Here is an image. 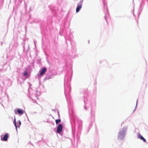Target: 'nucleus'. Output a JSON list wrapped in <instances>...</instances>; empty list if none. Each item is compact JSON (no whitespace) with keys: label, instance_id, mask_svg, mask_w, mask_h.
<instances>
[{"label":"nucleus","instance_id":"22","mask_svg":"<svg viewBox=\"0 0 148 148\" xmlns=\"http://www.w3.org/2000/svg\"><path fill=\"white\" fill-rule=\"evenodd\" d=\"M13 123L15 126L17 125L16 121V119L15 117H14V118L13 120Z\"/></svg>","mask_w":148,"mask_h":148},{"label":"nucleus","instance_id":"33","mask_svg":"<svg viewBox=\"0 0 148 148\" xmlns=\"http://www.w3.org/2000/svg\"><path fill=\"white\" fill-rule=\"evenodd\" d=\"M38 91L37 90H36V91H35V94H34V95H35L36 94V92H37Z\"/></svg>","mask_w":148,"mask_h":148},{"label":"nucleus","instance_id":"23","mask_svg":"<svg viewBox=\"0 0 148 148\" xmlns=\"http://www.w3.org/2000/svg\"><path fill=\"white\" fill-rule=\"evenodd\" d=\"M57 3L59 5H60L62 2V0H57Z\"/></svg>","mask_w":148,"mask_h":148},{"label":"nucleus","instance_id":"37","mask_svg":"<svg viewBox=\"0 0 148 148\" xmlns=\"http://www.w3.org/2000/svg\"><path fill=\"white\" fill-rule=\"evenodd\" d=\"M75 57L77 55H75ZM74 58H75V57H74Z\"/></svg>","mask_w":148,"mask_h":148},{"label":"nucleus","instance_id":"7","mask_svg":"<svg viewBox=\"0 0 148 148\" xmlns=\"http://www.w3.org/2000/svg\"><path fill=\"white\" fill-rule=\"evenodd\" d=\"M72 12L73 10L72 8H70L69 10L68 13L64 18V27L66 25H67V27H69V26L70 24L69 23H68V18L69 15Z\"/></svg>","mask_w":148,"mask_h":148},{"label":"nucleus","instance_id":"40","mask_svg":"<svg viewBox=\"0 0 148 148\" xmlns=\"http://www.w3.org/2000/svg\"><path fill=\"white\" fill-rule=\"evenodd\" d=\"M147 1H148V0H146Z\"/></svg>","mask_w":148,"mask_h":148},{"label":"nucleus","instance_id":"6","mask_svg":"<svg viewBox=\"0 0 148 148\" xmlns=\"http://www.w3.org/2000/svg\"><path fill=\"white\" fill-rule=\"evenodd\" d=\"M103 11L105 14L104 18L106 22L108 23L106 19V17L109 16V12L108 9L107 5H106V1L104 0H103Z\"/></svg>","mask_w":148,"mask_h":148},{"label":"nucleus","instance_id":"27","mask_svg":"<svg viewBox=\"0 0 148 148\" xmlns=\"http://www.w3.org/2000/svg\"><path fill=\"white\" fill-rule=\"evenodd\" d=\"M134 9L132 11V12L133 13V15L134 16H135V14L134 13Z\"/></svg>","mask_w":148,"mask_h":148},{"label":"nucleus","instance_id":"8","mask_svg":"<svg viewBox=\"0 0 148 148\" xmlns=\"http://www.w3.org/2000/svg\"><path fill=\"white\" fill-rule=\"evenodd\" d=\"M47 69L46 67H43L41 68L37 74V77L39 79L43 75L45 74V73L47 71Z\"/></svg>","mask_w":148,"mask_h":148},{"label":"nucleus","instance_id":"1","mask_svg":"<svg viewBox=\"0 0 148 148\" xmlns=\"http://www.w3.org/2000/svg\"><path fill=\"white\" fill-rule=\"evenodd\" d=\"M64 68L66 70V73L64 78V94L68 103L70 121H82L75 114L74 109L72 107V101L70 95L71 90L70 82L73 73L72 64L69 61H66Z\"/></svg>","mask_w":148,"mask_h":148},{"label":"nucleus","instance_id":"13","mask_svg":"<svg viewBox=\"0 0 148 148\" xmlns=\"http://www.w3.org/2000/svg\"><path fill=\"white\" fill-rule=\"evenodd\" d=\"M83 3V1L81 0L77 4L76 10V13L79 12L82 8Z\"/></svg>","mask_w":148,"mask_h":148},{"label":"nucleus","instance_id":"30","mask_svg":"<svg viewBox=\"0 0 148 148\" xmlns=\"http://www.w3.org/2000/svg\"><path fill=\"white\" fill-rule=\"evenodd\" d=\"M52 110L54 112H56V110L55 109H52Z\"/></svg>","mask_w":148,"mask_h":148},{"label":"nucleus","instance_id":"35","mask_svg":"<svg viewBox=\"0 0 148 148\" xmlns=\"http://www.w3.org/2000/svg\"><path fill=\"white\" fill-rule=\"evenodd\" d=\"M119 17H123L124 16H119Z\"/></svg>","mask_w":148,"mask_h":148},{"label":"nucleus","instance_id":"24","mask_svg":"<svg viewBox=\"0 0 148 148\" xmlns=\"http://www.w3.org/2000/svg\"><path fill=\"white\" fill-rule=\"evenodd\" d=\"M137 101H138V100H137V101H136V107L134 109V110L133 111V112H134L136 110V108L137 107Z\"/></svg>","mask_w":148,"mask_h":148},{"label":"nucleus","instance_id":"9","mask_svg":"<svg viewBox=\"0 0 148 148\" xmlns=\"http://www.w3.org/2000/svg\"><path fill=\"white\" fill-rule=\"evenodd\" d=\"M81 96L82 97V99L84 102L85 105L84 106V108L85 110L87 109V104L86 103V100H87V92H84L83 93L81 94Z\"/></svg>","mask_w":148,"mask_h":148},{"label":"nucleus","instance_id":"5","mask_svg":"<svg viewBox=\"0 0 148 148\" xmlns=\"http://www.w3.org/2000/svg\"><path fill=\"white\" fill-rule=\"evenodd\" d=\"M57 74V73L56 70L54 69H52L51 70V71L50 70L49 71V72L46 75L45 79H50L53 78Z\"/></svg>","mask_w":148,"mask_h":148},{"label":"nucleus","instance_id":"36","mask_svg":"<svg viewBox=\"0 0 148 148\" xmlns=\"http://www.w3.org/2000/svg\"><path fill=\"white\" fill-rule=\"evenodd\" d=\"M96 135H98V134H97V133H96Z\"/></svg>","mask_w":148,"mask_h":148},{"label":"nucleus","instance_id":"12","mask_svg":"<svg viewBox=\"0 0 148 148\" xmlns=\"http://www.w3.org/2000/svg\"><path fill=\"white\" fill-rule=\"evenodd\" d=\"M9 136V134L8 133H6L4 135L2 134L0 136L1 140L2 141H8Z\"/></svg>","mask_w":148,"mask_h":148},{"label":"nucleus","instance_id":"29","mask_svg":"<svg viewBox=\"0 0 148 148\" xmlns=\"http://www.w3.org/2000/svg\"><path fill=\"white\" fill-rule=\"evenodd\" d=\"M33 22L37 23L38 22V21H36V20H35L33 21Z\"/></svg>","mask_w":148,"mask_h":148},{"label":"nucleus","instance_id":"34","mask_svg":"<svg viewBox=\"0 0 148 148\" xmlns=\"http://www.w3.org/2000/svg\"><path fill=\"white\" fill-rule=\"evenodd\" d=\"M30 88V87H29V89H28V92H29V89Z\"/></svg>","mask_w":148,"mask_h":148},{"label":"nucleus","instance_id":"20","mask_svg":"<svg viewBox=\"0 0 148 148\" xmlns=\"http://www.w3.org/2000/svg\"><path fill=\"white\" fill-rule=\"evenodd\" d=\"M18 125H17L18 127L20 128V127L21 125V122L20 120H18L17 122Z\"/></svg>","mask_w":148,"mask_h":148},{"label":"nucleus","instance_id":"3","mask_svg":"<svg viewBox=\"0 0 148 148\" xmlns=\"http://www.w3.org/2000/svg\"><path fill=\"white\" fill-rule=\"evenodd\" d=\"M65 27H64V26L63 27L62 26H60V30L59 34L61 36H62L64 35L62 34L64 33H65V35H64V36L66 44L67 45H68L67 42V40L69 41L71 43V48L73 49V51L71 52V53H69V55L70 56H72L73 55V54L75 55V53L76 52L77 49L75 47L73 46L72 45V39L73 37V34L71 33H70L69 35H68L66 32H64Z\"/></svg>","mask_w":148,"mask_h":148},{"label":"nucleus","instance_id":"2","mask_svg":"<svg viewBox=\"0 0 148 148\" xmlns=\"http://www.w3.org/2000/svg\"><path fill=\"white\" fill-rule=\"evenodd\" d=\"M96 106V99H94L92 101L90 106L88 107V108L90 109L91 116L88 119V122L90 123L87 130L86 133H88L89 132L95 121Z\"/></svg>","mask_w":148,"mask_h":148},{"label":"nucleus","instance_id":"11","mask_svg":"<svg viewBox=\"0 0 148 148\" xmlns=\"http://www.w3.org/2000/svg\"><path fill=\"white\" fill-rule=\"evenodd\" d=\"M14 112L15 114L21 116L25 112V111L22 109L17 108L14 110Z\"/></svg>","mask_w":148,"mask_h":148},{"label":"nucleus","instance_id":"19","mask_svg":"<svg viewBox=\"0 0 148 148\" xmlns=\"http://www.w3.org/2000/svg\"><path fill=\"white\" fill-rule=\"evenodd\" d=\"M61 121V119H56L55 120V122L56 123V124L57 125L59 123H60Z\"/></svg>","mask_w":148,"mask_h":148},{"label":"nucleus","instance_id":"15","mask_svg":"<svg viewBox=\"0 0 148 148\" xmlns=\"http://www.w3.org/2000/svg\"><path fill=\"white\" fill-rule=\"evenodd\" d=\"M51 10L52 13L54 16L56 17L58 16V15L57 14L58 11H57L56 10L55 8L54 7L51 8Z\"/></svg>","mask_w":148,"mask_h":148},{"label":"nucleus","instance_id":"41","mask_svg":"<svg viewBox=\"0 0 148 148\" xmlns=\"http://www.w3.org/2000/svg\"><path fill=\"white\" fill-rule=\"evenodd\" d=\"M2 44V42H1V44Z\"/></svg>","mask_w":148,"mask_h":148},{"label":"nucleus","instance_id":"38","mask_svg":"<svg viewBox=\"0 0 148 148\" xmlns=\"http://www.w3.org/2000/svg\"><path fill=\"white\" fill-rule=\"evenodd\" d=\"M36 56H37V53H36Z\"/></svg>","mask_w":148,"mask_h":148},{"label":"nucleus","instance_id":"26","mask_svg":"<svg viewBox=\"0 0 148 148\" xmlns=\"http://www.w3.org/2000/svg\"><path fill=\"white\" fill-rule=\"evenodd\" d=\"M57 112H58V117L59 118L60 117V114H59V112L58 110H57Z\"/></svg>","mask_w":148,"mask_h":148},{"label":"nucleus","instance_id":"4","mask_svg":"<svg viewBox=\"0 0 148 148\" xmlns=\"http://www.w3.org/2000/svg\"><path fill=\"white\" fill-rule=\"evenodd\" d=\"M128 128V126L125 125L121 129L118 133L117 140L119 141H123L125 139Z\"/></svg>","mask_w":148,"mask_h":148},{"label":"nucleus","instance_id":"18","mask_svg":"<svg viewBox=\"0 0 148 148\" xmlns=\"http://www.w3.org/2000/svg\"><path fill=\"white\" fill-rule=\"evenodd\" d=\"M23 41L22 42V44L23 45V50L24 51H26V54H27L28 52V51H29V45H28V49L27 50H26V49L25 48V43L24 42L25 41V39H23Z\"/></svg>","mask_w":148,"mask_h":148},{"label":"nucleus","instance_id":"28","mask_svg":"<svg viewBox=\"0 0 148 148\" xmlns=\"http://www.w3.org/2000/svg\"><path fill=\"white\" fill-rule=\"evenodd\" d=\"M15 126V127L16 130V131L17 132V127H18L17 125Z\"/></svg>","mask_w":148,"mask_h":148},{"label":"nucleus","instance_id":"16","mask_svg":"<svg viewBox=\"0 0 148 148\" xmlns=\"http://www.w3.org/2000/svg\"><path fill=\"white\" fill-rule=\"evenodd\" d=\"M28 70L27 68L22 73V75L25 77L24 80L28 78L30 75V74L28 73L27 71Z\"/></svg>","mask_w":148,"mask_h":148},{"label":"nucleus","instance_id":"21","mask_svg":"<svg viewBox=\"0 0 148 148\" xmlns=\"http://www.w3.org/2000/svg\"><path fill=\"white\" fill-rule=\"evenodd\" d=\"M41 59H37L36 61V63L38 64H40L41 63Z\"/></svg>","mask_w":148,"mask_h":148},{"label":"nucleus","instance_id":"39","mask_svg":"<svg viewBox=\"0 0 148 148\" xmlns=\"http://www.w3.org/2000/svg\"><path fill=\"white\" fill-rule=\"evenodd\" d=\"M88 43H89V40L88 41Z\"/></svg>","mask_w":148,"mask_h":148},{"label":"nucleus","instance_id":"31","mask_svg":"<svg viewBox=\"0 0 148 148\" xmlns=\"http://www.w3.org/2000/svg\"><path fill=\"white\" fill-rule=\"evenodd\" d=\"M31 8H32V7H30L29 9V12H30V11H31Z\"/></svg>","mask_w":148,"mask_h":148},{"label":"nucleus","instance_id":"25","mask_svg":"<svg viewBox=\"0 0 148 148\" xmlns=\"http://www.w3.org/2000/svg\"><path fill=\"white\" fill-rule=\"evenodd\" d=\"M104 61H106L105 60H101L99 61V63L100 64H101L103 62H104Z\"/></svg>","mask_w":148,"mask_h":148},{"label":"nucleus","instance_id":"14","mask_svg":"<svg viewBox=\"0 0 148 148\" xmlns=\"http://www.w3.org/2000/svg\"><path fill=\"white\" fill-rule=\"evenodd\" d=\"M144 5V2H143V0L142 1L141 3H140L139 7V9L138 10V17H139V16H140V14L141 13L143 9V5Z\"/></svg>","mask_w":148,"mask_h":148},{"label":"nucleus","instance_id":"32","mask_svg":"<svg viewBox=\"0 0 148 148\" xmlns=\"http://www.w3.org/2000/svg\"><path fill=\"white\" fill-rule=\"evenodd\" d=\"M26 116H27V120H28V121H29V119H28V116H27V114H26Z\"/></svg>","mask_w":148,"mask_h":148},{"label":"nucleus","instance_id":"10","mask_svg":"<svg viewBox=\"0 0 148 148\" xmlns=\"http://www.w3.org/2000/svg\"><path fill=\"white\" fill-rule=\"evenodd\" d=\"M63 127L61 124H59L57 127V130L56 132L61 135H63L62 130Z\"/></svg>","mask_w":148,"mask_h":148},{"label":"nucleus","instance_id":"17","mask_svg":"<svg viewBox=\"0 0 148 148\" xmlns=\"http://www.w3.org/2000/svg\"><path fill=\"white\" fill-rule=\"evenodd\" d=\"M137 138L138 139H140L141 140H143L144 143L146 142V140L139 133H138L137 135Z\"/></svg>","mask_w":148,"mask_h":148}]
</instances>
